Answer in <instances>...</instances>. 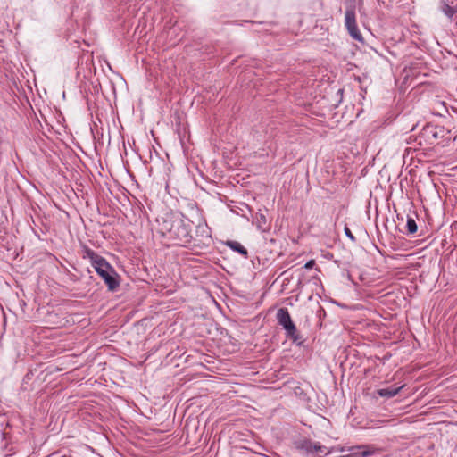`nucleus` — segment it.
Returning <instances> with one entry per match:
<instances>
[{"instance_id": "7ed1b4c3", "label": "nucleus", "mask_w": 457, "mask_h": 457, "mask_svg": "<svg viewBox=\"0 0 457 457\" xmlns=\"http://www.w3.org/2000/svg\"><path fill=\"white\" fill-rule=\"evenodd\" d=\"M278 323L285 329L287 337L296 342L299 339V334L296 327L292 321L289 312L286 308H280L276 315Z\"/></svg>"}, {"instance_id": "9b49d317", "label": "nucleus", "mask_w": 457, "mask_h": 457, "mask_svg": "<svg viewBox=\"0 0 457 457\" xmlns=\"http://www.w3.org/2000/svg\"><path fill=\"white\" fill-rule=\"evenodd\" d=\"M255 219H256V222H257V227L259 228H262V224H265L267 221L265 215L262 213L256 214Z\"/></svg>"}, {"instance_id": "0eeeda50", "label": "nucleus", "mask_w": 457, "mask_h": 457, "mask_svg": "<svg viewBox=\"0 0 457 457\" xmlns=\"http://www.w3.org/2000/svg\"><path fill=\"white\" fill-rule=\"evenodd\" d=\"M226 245L233 251L237 252L245 258H247L248 252L239 242L237 241H228Z\"/></svg>"}, {"instance_id": "20e7f679", "label": "nucleus", "mask_w": 457, "mask_h": 457, "mask_svg": "<svg viewBox=\"0 0 457 457\" xmlns=\"http://www.w3.org/2000/svg\"><path fill=\"white\" fill-rule=\"evenodd\" d=\"M295 447L303 454H305L308 457H313L315 453H321L323 455H328L329 453V451L327 450L326 446L310 440L296 442Z\"/></svg>"}, {"instance_id": "9d476101", "label": "nucleus", "mask_w": 457, "mask_h": 457, "mask_svg": "<svg viewBox=\"0 0 457 457\" xmlns=\"http://www.w3.org/2000/svg\"><path fill=\"white\" fill-rule=\"evenodd\" d=\"M442 12L448 17L453 18V16L455 14L456 11L450 6L448 4H444L442 7Z\"/></svg>"}, {"instance_id": "f257e3e1", "label": "nucleus", "mask_w": 457, "mask_h": 457, "mask_svg": "<svg viewBox=\"0 0 457 457\" xmlns=\"http://www.w3.org/2000/svg\"><path fill=\"white\" fill-rule=\"evenodd\" d=\"M87 257L90 259L96 272L104 279L111 291L115 290L119 282L115 278L116 272L114 269L104 259L96 254L94 251L87 249L86 251Z\"/></svg>"}, {"instance_id": "6e6552de", "label": "nucleus", "mask_w": 457, "mask_h": 457, "mask_svg": "<svg viewBox=\"0 0 457 457\" xmlns=\"http://www.w3.org/2000/svg\"><path fill=\"white\" fill-rule=\"evenodd\" d=\"M346 29L348 30V33L353 39H355L359 42H363V37H362L357 25L354 27H349Z\"/></svg>"}, {"instance_id": "ddd939ff", "label": "nucleus", "mask_w": 457, "mask_h": 457, "mask_svg": "<svg viewBox=\"0 0 457 457\" xmlns=\"http://www.w3.org/2000/svg\"><path fill=\"white\" fill-rule=\"evenodd\" d=\"M314 264H315L314 261L311 260L305 263L304 268L307 270L312 269Z\"/></svg>"}, {"instance_id": "39448f33", "label": "nucleus", "mask_w": 457, "mask_h": 457, "mask_svg": "<svg viewBox=\"0 0 457 457\" xmlns=\"http://www.w3.org/2000/svg\"><path fill=\"white\" fill-rule=\"evenodd\" d=\"M402 388L403 386H390L387 388H380L377 390V394L381 397L391 398L396 395Z\"/></svg>"}, {"instance_id": "1a4fd4ad", "label": "nucleus", "mask_w": 457, "mask_h": 457, "mask_svg": "<svg viewBox=\"0 0 457 457\" xmlns=\"http://www.w3.org/2000/svg\"><path fill=\"white\" fill-rule=\"evenodd\" d=\"M406 228L410 234H414L417 232L418 227L413 218L408 217Z\"/></svg>"}, {"instance_id": "423d86ee", "label": "nucleus", "mask_w": 457, "mask_h": 457, "mask_svg": "<svg viewBox=\"0 0 457 457\" xmlns=\"http://www.w3.org/2000/svg\"><path fill=\"white\" fill-rule=\"evenodd\" d=\"M345 25L346 28L357 25L355 11L353 8L346 9L345 13Z\"/></svg>"}, {"instance_id": "f03ea898", "label": "nucleus", "mask_w": 457, "mask_h": 457, "mask_svg": "<svg viewBox=\"0 0 457 457\" xmlns=\"http://www.w3.org/2000/svg\"><path fill=\"white\" fill-rule=\"evenodd\" d=\"M160 232L169 239L179 243L190 241V230L181 219H164L160 224Z\"/></svg>"}, {"instance_id": "f8f14e48", "label": "nucleus", "mask_w": 457, "mask_h": 457, "mask_svg": "<svg viewBox=\"0 0 457 457\" xmlns=\"http://www.w3.org/2000/svg\"><path fill=\"white\" fill-rule=\"evenodd\" d=\"M344 231H345V236L352 241V242H355L356 241V238L353 235V233L351 232L350 228L345 226V228H344Z\"/></svg>"}]
</instances>
